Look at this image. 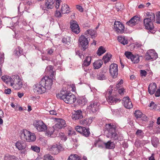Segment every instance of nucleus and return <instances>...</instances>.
Returning a JSON list of instances; mask_svg holds the SVG:
<instances>
[{
    "label": "nucleus",
    "instance_id": "obj_35",
    "mask_svg": "<svg viewBox=\"0 0 160 160\" xmlns=\"http://www.w3.org/2000/svg\"><path fill=\"white\" fill-rule=\"evenodd\" d=\"M68 160H81L77 154H72L68 159Z\"/></svg>",
    "mask_w": 160,
    "mask_h": 160
},
{
    "label": "nucleus",
    "instance_id": "obj_29",
    "mask_svg": "<svg viewBox=\"0 0 160 160\" xmlns=\"http://www.w3.org/2000/svg\"><path fill=\"white\" fill-rule=\"evenodd\" d=\"M102 64V62L101 60L95 61L93 63V66L95 69H98L100 68Z\"/></svg>",
    "mask_w": 160,
    "mask_h": 160
},
{
    "label": "nucleus",
    "instance_id": "obj_10",
    "mask_svg": "<svg viewBox=\"0 0 160 160\" xmlns=\"http://www.w3.org/2000/svg\"><path fill=\"white\" fill-rule=\"evenodd\" d=\"M30 132L25 130H23L21 133L20 137L21 139L24 141H27L28 142H32L34 141V137H31V138H29L30 136Z\"/></svg>",
    "mask_w": 160,
    "mask_h": 160
},
{
    "label": "nucleus",
    "instance_id": "obj_14",
    "mask_svg": "<svg viewBox=\"0 0 160 160\" xmlns=\"http://www.w3.org/2000/svg\"><path fill=\"white\" fill-rule=\"evenodd\" d=\"M99 105V104L97 102H94L90 103L87 108L90 112L95 113L98 110Z\"/></svg>",
    "mask_w": 160,
    "mask_h": 160
},
{
    "label": "nucleus",
    "instance_id": "obj_28",
    "mask_svg": "<svg viewBox=\"0 0 160 160\" xmlns=\"http://www.w3.org/2000/svg\"><path fill=\"white\" fill-rule=\"evenodd\" d=\"M52 66H50L47 67L46 70H49L48 74L50 75V76L51 77L50 78H52L53 79L56 74V73L55 72L52 70Z\"/></svg>",
    "mask_w": 160,
    "mask_h": 160
},
{
    "label": "nucleus",
    "instance_id": "obj_5",
    "mask_svg": "<svg viewBox=\"0 0 160 160\" xmlns=\"http://www.w3.org/2000/svg\"><path fill=\"white\" fill-rule=\"evenodd\" d=\"M40 83L42 84L46 90H50L52 84V80L48 76H45L42 78Z\"/></svg>",
    "mask_w": 160,
    "mask_h": 160
},
{
    "label": "nucleus",
    "instance_id": "obj_49",
    "mask_svg": "<svg viewBox=\"0 0 160 160\" xmlns=\"http://www.w3.org/2000/svg\"><path fill=\"white\" fill-rule=\"evenodd\" d=\"M136 134L138 136L140 137L142 135L143 132L141 130H138L136 132Z\"/></svg>",
    "mask_w": 160,
    "mask_h": 160
},
{
    "label": "nucleus",
    "instance_id": "obj_42",
    "mask_svg": "<svg viewBox=\"0 0 160 160\" xmlns=\"http://www.w3.org/2000/svg\"><path fill=\"white\" fill-rule=\"evenodd\" d=\"M43 160H54L53 157L49 154L45 155Z\"/></svg>",
    "mask_w": 160,
    "mask_h": 160
},
{
    "label": "nucleus",
    "instance_id": "obj_2",
    "mask_svg": "<svg viewBox=\"0 0 160 160\" xmlns=\"http://www.w3.org/2000/svg\"><path fill=\"white\" fill-rule=\"evenodd\" d=\"M147 18L143 20V24L145 28L149 30L152 33H154L152 31L154 28L153 22L155 21V16L152 12H147L146 13Z\"/></svg>",
    "mask_w": 160,
    "mask_h": 160
},
{
    "label": "nucleus",
    "instance_id": "obj_23",
    "mask_svg": "<svg viewBox=\"0 0 160 160\" xmlns=\"http://www.w3.org/2000/svg\"><path fill=\"white\" fill-rule=\"evenodd\" d=\"M82 112L81 110H77L75 112V113L72 116V119L76 120L82 118Z\"/></svg>",
    "mask_w": 160,
    "mask_h": 160
},
{
    "label": "nucleus",
    "instance_id": "obj_13",
    "mask_svg": "<svg viewBox=\"0 0 160 160\" xmlns=\"http://www.w3.org/2000/svg\"><path fill=\"white\" fill-rule=\"evenodd\" d=\"M75 128L78 132L82 134L85 137H88L90 134L89 130L84 127L77 126L75 127Z\"/></svg>",
    "mask_w": 160,
    "mask_h": 160
},
{
    "label": "nucleus",
    "instance_id": "obj_21",
    "mask_svg": "<svg viewBox=\"0 0 160 160\" xmlns=\"http://www.w3.org/2000/svg\"><path fill=\"white\" fill-rule=\"evenodd\" d=\"M157 88V85L155 83H151L149 86L148 91L149 93L151 94H153L156 91Z\"/></svg>",
    "mask_w": 160,
    "mask_h": 160
},
{
    "label": "nucleus",
    "instance_id": "obj_47",
    "mask_svg": "<svg viewBox=\"0 0 160 160\" xmlns=\"http://www.w3.org/2000/svg\"><path fill=\"white\" fill-rule=\"evenodd\" d=\"M125 55L127 58H128L131 59L132 56L133 55L131 53V52H125Z\"/></svg>",
    "mask_w": 160,
    "mask_h": 160
},
{
    "label": "nucleus",
    "instance_id": "obj_55",
    "mask_svg": "<svg viewBox=\"0 0 160 160\" xmlns=\"http://www.w3.org/2000/svg\"><path fill=\"white\" fill-rule=\"evenodd\" d=\"M155 96L157 97H159L160 96V88L158 89L155 93Z\"/></svg>",
    "mask_w": 160,
    "mask_h": 160
},
{
    "label": "nucleus",
    "instance_id": "obj_18",
    "mask_svg": "<svg viewBox=\"0 0 160 160\" xmlns=\"http://www.w3.org/2000/svg\"><path fill=\"white\" fill-rule=\"evenodd\" d=\"M140 22V18L137 16H134L127 22L126 24L129 26H132Z\"/></svg>",
    "mask_w": 160,
    "mask_h": 160
},
{
    "label": "nucleus",
    "instance_id": "obj_19",
    "mask_svg": "<svg viewBox=\"0 0 160 160\" xmlns=\"http://www.w3.org/2000/svg\"><path fill=\"white\" fill-rule=\"evenodd\" d=\"M55 120L57 121L55 125V127L58 128H62L66 127V122L64 120L57 118H55Z\"/></svg>",
    "mask_w": 160,
    "mask_h": 160
},
{
    "label": "nucleus",
    "instance_id": "obj_62",
    "mask_svg": "<svg viewBox=\"0 0 160 160\" xmlns=\"http://www.w3.org/2000/svg\"><path fill=\"white\" fill-rule=\"evenodd\" d=\"M69 132L68 133V135H72L74 134V131L72 130L69 131Z\"/></svg>",
    "mask_w": 160,
    "mask_h": 160
},
{
    "label": "nucleus",
    "instance_id": "obj_4",
    "mask_svg": "<svg viewBox=\"0 0 160 160\" xmlns=\"http://www.w3.org/2000/svg\"><path fill=\"white\" fill-rule=\"evenodd\" d=\"M107 130L106 131V136L108 138H110L114 140L118 139V136L116 131V127L114 125L111 126L110 124L106 125Z\"/></svg>",
    "mask_w": 160,
    "mask_h": 160
},
{
    "label": "nucleus",
    "instance_id": "obj_20",
    "mask_svg": "<svg viewBox=\"0 0 160 160\" xmlns=\"http://www.w3.org/2000/svg\"><path fill=\"white\" fill-rule=\"evenodd\" d=\"M16 148L19 150L26 149L27 146L25 142L23 141H18L15 144Z\"/></svg>",
    "mask_w": 160,
    "mask_h": 160
},
{
    "label": "nucleus",
    "instance_id": "obj_57",
    "mask_svg": "<svg viewBox=\"0 0 160 160\" xmlns=\"http://www.w3.org/2000/svg\"><path fill=\"white\" fill-rule=\"evenodd\" d=\"M11 90L10 89H6L5 90L4 92L5 93L7 94H10L11 93Z\"/></svg>",
    "mask_w": 160,
    "mask_h": 160
},
{
    "label": "nucleus",
    "instance_id": "obj_40",
    "mask_svg": "<svg viewBox=\"0 0 160 160\" xmlns=\"http://www.w3.org/2000/svg\"><path fill=\"white\" fill-rule=\"evenodd\" d=\"M97 78L99 80H104L106 79V77L104 74L101 73H99L97 75Z\"/></svg>",
    "mask_w": 160,
    "mask_h": 160
},
{
    "label": "nucleus",
    "instance_id": "obj_43",
    "mask_svg": "<svg viewBox=\"0 0 160 160\" xmlns=\"http://www.w3.org/2000/svg\"><path fill=\"white\" fill-rule=\"evenodd\" d=\"M123 6V4L120 2L117 3L115 5V7L118 10V11H119V10H120L121 9H122Z\"/></svg>",
    "mask_w": 160,
    "mask_h": 160
},
{
    "label": "nucleus",
    "instance_id": "obj_15",
    "mask_svg": "<svg viewBox=\"0 0 160 160\" xmlns=\"http://www.w3.org/2000/svg\"><path fill=\"white\" fill-rule=\"evenodd\" d=\"M110 72L113 78H115L118 74V67L116 64H112L110 66Z\"/></svg>",
    "mask_w": 160,
    "mask_h": 160
},
{
    "label": "nucleus",
    "instance_id": "obj_37",
    "mask_svg": "<svg viewBox=\"0 0 160 160\" xmlns=\"http://www.w3.org/2000/svg\"><path fill=\"white\" fill-rule=\"evenodd\" d=\"M4 160H16V158L13 156L6 154L4 157Z\"/></svg>",
    "mask_w": 160,
    "mask_h": 160
},
{
    "label": "nucleus",
    "instance_id": "obj_44",
    "mask_svg": "<svg viewBox=\"0 0 160 160\" xmlns=\"http://www.w3.org/2000/svg\"><path fill=\"white\" fill-rule=\"evenodd\" d=\"M134 114L137 118H141L142 114V112L139 110L136 111Z\"/></svg>",
    "mask_w": 160,
    "mask_h": 160
},
{
    "label": "nucleus",
    "instance_id": "obj_7",
    "mask_svg": "<svg viewBox=\"0 0 160 160\" xmlns=\"http://www.w3.org/2000/svg\"><path fill=\"white\" fill-rule=\"evenodd\" d=\"M48 149L51 153L56 154H58L60 151L62 150V146L57 144H54L53 145L48 146Z\"/></svg>",
    "mask_w": 160,
    "mask_h": 160
},
{
    "label": "nucleus",
    "instance_id": "obj_64",
    "mask_svg": "<svg viewBox=\"0 0 160 160\" xmlns=\"http://www.w3.org/2000/svg\"><path fill=\"white\" fill-rule=\"evenodd\" d=\"M53 52V51L52 49H49L48 51V53L49 54H52Z\"/></svg>",
    "mask_w": 160,
    "mask_h": 160
},
{
    "label": "nucleus",
    "instance_id": "obj_9",
    "mask_svg": "<svg viewBox=\"0 0 160 160\" xmlns=\"http://www.w3.org/2000/svg\"><path fill=\"white\" fill-rule=\"evenodd\" d=\"M114 30L118 33H122L124 32V25L119 21H115L114 24Z\"/></svg>",
    "mask_w": 160,
    "mask_h": 160
},
{
    "label": "nucleus",
    "instance_id": "obj_46",
    "mask_svg": "<svg viewBox=\"0 0 160 160\" xmlns=\"http://www.w3.org/2000/svg\"><path fill=\"white\" fill-rule=\"evenodd\" d=\"M31 149L34 151L36 152H39L40 151V148L36 146H31Z\"/></svg>",
    "mask_w": 160,
    "mask_h": 160
},
{
    "label": "nucleus",
    "instance_id": "obj_32",
    "mask_svg": "<svg viewBox=\"0 0 160 160\" xmlns=\"http://www.w3.org/2000/svg\"><path fill=\"white\" fill-rule=\"evenodd\" d=\"M91 57L87 56L85 60L83 61V65L85 66H89L91 63Z\"/></svg>",
    "mask_w": 160,
    "mask_h": 160
},
{
    "label": "nucleus",
    "instance_id": "obj_27",
    "mask_svg": "<svg viewBox=\"0 0 160 160\" xmlns=\"http://www.w3.org/2000/svg\"><path fill=\"white\" fill-rule=\"evenodd\" d=\"M104 145L106 149H111L114 148V143L111 141H108L107 142L105 143Z\"/></svg>",
    "mask_w": 160,
    "mask_h": 160
},
{
    "label": "nucleus",
    "instance_id": "obj_45",
    "mask_svg": "<svg viewBox=\"0 0 160 160\" xmlns=\"http://www.w3.org/2000/svg\"><path fill=\"white\" fill-rule=\"evenodd\" d=\"M54 130L52 128H51L46 132V135L50 137L53 134Z\"/></svg>",
    "mask_w": 160,
    "mask_h": 160
},
{
    "label": "nucleus",
    "instance_id": "obj_59",
    "mask_svg": "<svg viewBox=\"0 0 160 160\" xmlns=\"http://www.w3.org/2000/svg\"><path fill=\"white\" fill-rule=\"evenodd\" d=\"M77 8L80 11L82 12L83 11V9L82 7L79 5H77L76 6Z\"/></svg>",
    "mask_w": 160,
    "mask_h": 160
},
{
    "label": "nucleus",
    "instance_id": "obj_60",
    "mask_svg": "<svg viewBox=\"0 0 160 160\" xmlns=\"http://www.w3.org/2000/svg\"><path fill=\"white\" fill-rule=\"evenodd\" d=\"M18 95L19 98H21L23 96L24 93L23 92H18Z\"/></svg>",
    "mask_w": 160,
    "mask_h": 160
},
{
    "label": "nucleus",
    "instance_id": "obj_48",
    "mask_svg": "<svg viewBox=\"0 0 160 160\" xmlns=\"http://www.w3.org/2000/svg\"><path fill=\"white\" fill-rule=\"evenodd\" d=\"M60 135V137L62 140L65 141L67 140V138L66 136H65L64 133H61Z\"/></svg>",
    "mask_w": 160,
    "mask_h": 160
},
{
    "label": "nucleus",
    "instance_id": "obj_34",
    "mask_svg": "<svg viewBox=\"0 0 160 160\" xmlns=\"http://www.w3.org/2000/svg\"><path fill=\"white\" fill-rule=\"evenodd\" d=\"M112 56L110 54H107L103 57L102 59L105 63L109 62Z\"/></svg>",
    "mask_w": 160,
    "mask_h": 160
},
{
    "label": "nucleus",
    "instance_id": "obj_16",
    "mask_svg": "<svg viewBox=\"0 0 160 160\" xmlns=\"http://www.w3.org/2000/svg\"><path fill=\"white\" fill-rule=\"evenodd\" d=\"M70 27L72 31L76 34L80 32V28L77 22L75 21H73L70 22Z\"/></svg>",
    "mask_w": 160,
    "mask_h": 160
},
{
    "label": "nucleus",
    "instance_id": "obj_33",
    "mask_svg": "<svg viewBox=\"0 0 160 160\" xmlns=\"http://www.w3.org/2000/svg\"><path fill=\"white\" fill-rule=\"evenodd\" d=\"M131 60L133 63H138L140 60L139 56L138 55H133Z\"/></svg>",
    "mask_w": 160,
    "mask_h": 160
},
{
    "label": "nucleus",
    "instance_id": "obj_41",
    "mask_svg": "<svg viewBox=\"0 0 160 160\" xmlns=\"http://www.w3.org/2000/svg\"><path fill=\"white\" fill-rule=\"evenodd\" d=\"M148 106L150 107V109L153 110L157 108V105L154 102H152Z\"/></svg>",
    "mask_w": 160,
    "mask_h": 160
},
{
    "label": "nucleus",
    "instance_id": "obj_36",
    "mask_svg": "<svg viewBox=\"0 0 160 160\" xmlns=\"http://www.w3.org/2000/svg\"><path fill=\"white\" fill-rule=\"evenodd\" d=\"M152 143L153 146L155 147H157L159 144L158 140V138H153L152 140Z\"/></svg>",
    "mask_w": 160,
    "mask_h": 160
},
{
    "label": "nucleus",
    "instance_id": "obj_39",
    "mask_svg": "<svg viewBox=\"0 0 160 160\" xmlns=\"http://www.w3.org/2000/svg\"><path fill=\"white\" fill-rule=\"evenodd\" d=\"M22 52V50L20 47H18L15 49L14 51V53L18 56L20 55Z\"/></svg>",
    "mask_w": 160,
    "mask_h": 160
},
{
    "label": "nucleus",
    "instance_id": "obj_12",
    "mask_svg": "<svg viewBox=\"0 0 160 160\" xmlns=\"http://www.w3.org/2000/svg\"><path fill=\"white\" fill-rule=\"evenodd\" d=\"M46 90L42 84L40 83V82L35 85L33 89L34 92L38 94H42L45 92Z\"/></svg>",
    "mask_w": 160,
    "mask_h": 160
},
{
    "label": "nucleus",
    "instance_id": "obj_58",
    "mask_svg": "<svg viewBox=\"0 0 160 160\" xmlns=\"http://www.w3.org/2000/svg\"><path fill=\"white\" fill-rule=\"evenodd\" d=\"M32 136H33L34 137V141H35L36 139V137L35 134L30 132V136L29 135V138H31Z\"/></svg>",
    "mask_w": 160,
    "mask_h": 160
},
{
    "label": "nucleus",
    "instance_id": "obj_22",
    "mask_svg": "<svg viewBox=\"0 0 160 160\" xmlns=\"http://www.w3.org/2000/svg\"><path fill=\"white\" fill-rule=\"evenodd\" d=\"M121 100L119 98L118 99L116 98L115 97H114L111 96H109L107 100L108 102L111 104H114V103L120 102Z\"/></svg>",
    "mask_w": 160,
    "mask_h": 160
},
{
    "label": "nucleus",
    "instance_id": "obj_54",
    "mask_svg": "<svg viewBox=\"0 0 160 160\" xmlns=\"http://www.w3.org/2000/svg\"><path fill=\"white\" fill-rule=\"evenodd\" d=\"M140 73L142 76H146L147 74V72L144 70H141Z\"/></svg>",
    "mask_w": 160,
    "mask_h": 160
},
{
    "label": "nucleus",
    "instance_id": "obj_8",
    "mask_svg": "<svg viewBox=\"0 0 160 160\" xmlns=\"http://www.w3.org/2000/svg\"><path fill=\"white\" fill-rule=\"evenodd\" d=\"M33 125L39 132L44 131L47 128V126L41 120L35 121Z\"/></svg>",
    "mask_w": 160,
    "mask_h": 160
},
{
    "label": "nucleus",
    "instance_id": "obj_17",
    "mask_svg": "<svg viewBox=\"0 0 160 160\" xmlns=\"http://www.w3.org/2000/svg\"><path fill=\"white\" fill-rule=\"evenodd\" d=\"M122 103L123 105L127 108L130 109L132 107L131 101L128 97H125L123 98Z\"/></svg>",
    "mask_w": 160,
    "mask_h": 160
},
{
    "label": "nucleus",
    "instance_id": "obj_56",
    "mask_svg": "<svg viewBox=\"0 0 160 160\" xmlns=\"http://www.w3.org/2000/svg\"><path fill=\"white\" fill-rule=\"evenodd\" d=\"M50 114L52 115H56L57 114L56 112L54 110H51L49 111Z\"/></svg>",
    "mask_w": 160,
    "mask_h": 160
},
{
    "label": "nucleus",
    "instance_id": "obj_38",
    "mask_svg": "<svg viewBox=\"0 0 160 160\" xmlns=\"http://www.w3.org/2000/svg\"><path fill=\"white\" fill-rule=\"evenodd\" d=\"M106 51V50L103 47L101 46L98 49L97 52V54L100 56L105 52Z\"/></svg>",
    "mask_w": 160,
    "mask_h": 160
},
{
    "label": "nucleus",
    "instance_id": "obj_53",
    "mask_svg": "<svg viewBox=\"0 0 160 160\" xmlns=\"http://www.w3.org/2000/svg\"><path fill=\"white\" fill-rule=\"evenodd\" d=\"M60 1L59 0H56V4H55V8L56 9H58L60 5Z\"/></svg>",
    "mask_w": 160,
    "mask_h": 160
},
{
    "label": "nucleus",
    "instance_id": "obj_6",
    "mask_svg": "<svg viewBox=\"0 0 160 160\" xmlns=\"http://www.w3.org/2000/svg\"><path fill=\"white\" fill-rule=\"evenodd\" d=\"M90 39L86 38L84 35H81L79 38L78 42L79 45L83 50H85L88 47Z\"/></svg>",
    "mask_w": 160,
    "mask_h": 160
},
{
    "label": "nucleus",
    "instance_id": "obj_11",
    "mask_svg": "<svg viewBox=\"0 0 160 160\" xmlns=\"http://www.w3.org/2000/svg\"><path fill=\"white\" fill-rule=\"evenodd\" d=\"M145 58V59L147 60L156 59L158 58V54L154 50H149L146 53Z\"/></svg>",
    "mask_w": 160,
    "mask_h": 160
},
{
    "label": "nucleus",
    "instance_id": "obj_52",
    "mask_svg": "<svg viewBox=\"0 0 160 160\" xmlns=\"http://www.w3.org/2000/svg\"><path fill=\"white\" fill-rule=\"evenodd\" d=\"M55 16L57 17H62L61 13L59 11L57 10L55 13Z\"/></svg>",
    "mask_w": 160,
    "mask_h": 160
},
{
    "label": "nucleus",
    "instance_id": "obj_24",
    "mask_svg": "<svg viewBox=\"0 0 160 160\" xmlns=\"http://www.w3.org/2000/svg\"><path fill=\"white\" fill-rule=\"evenodd\" d=\"M85 34L87 37L89 35L91 36L92 38H93L96 36V32L92 29H88L85 32Z\"/></svg>",
    "mask_w": 160,
    "mask_h": 160
},
{
    "label": "nucleus",
    "instance_id": "obj_63",
    "mask_svg": "<svg viewBox=\"0 0 160 160\" xmlns=\"http://www.w3.org/2000/svg\"><path fill=\"white\" fill-rule=\"evenodd\" d=\"M149 160H155L154 154H152L151 156L149 157Z\"/></svg>",
    "mask_w": 160,
    "mask_h": 160
},
{
    "label": "nucleus",
    "instance_id": "obj_25",
    "mask_svg": "<svg viewBox=\"0 0 160 160\" xmlns=\"http://www.w3.org/2000/svg\"><path fill=\"white\" fill-rule=\"evenodd\" d=\"M118 41L123 45L127 44L128 43V41L125 36H121L118 37Z\"/></svg>",
    "mask_w": 160,
    "mask_h": 160
},
{
    "label": "nucleus",
    "instance_id": "obj_51",
    "mask_svg": "<svg viewBox=\"0 0 160 160\" xmlns=\"http://www.w3.org/2000/svg\"><path fill=\"white\" fill-rule=\"evenodd\" d=\"M87 102V101L86 99L83 100V99L81 98L79 101V103L81 105H84Z\"/></svg>",
    "mask_w": 160,
    "mask_h": 160
},
{
    "label": "nucleus",
    "instance_id": "obj_30",
    "mask_svg": "<svg viewBox=\"0 0 160 160\" xmlns=\"http://www.w3.org/2000/svg\"><path fill=\"white\" fill-rule=\"evenodd\" d=\"M53 0H47L45 5L48 8L51 9L53 8Z\"/></svg>",
    "mask_w": 160,
    "mask_h": 160
},
{
    "label": "nucleus",
    "instance_id": "obj_61",
    "mask_svg": "<svg viewBox=\"0 0 160 160\" xmlns=\"http://www.w3.org/2000/svg\"><path fill=\"white\" fill-rule=\"evenodd\" d=\"M156 23L158 24H160V18H159L158 15L157 16V19L156 20Z\"/></svg>",
    "mask_w": 160,
    "mask_h": 160
},
{
    "label": "nucleus",
    "instance_id": "obj_3",
    "mask_svg": "<svg viewBox=\"0 0 160 160\" xmlns=\"http://www.w3.org/2000/svg\"><path fill=\"white\" fill-rule=\"evenodd\" d=\"M57 97L64 101L66 103L72 104L76 100L75 96L71 93L65 92L63 91H61L57 95Z\"/></svg>",
    "mask_w": 160,
    "mask_h": 160
},
{
    "label": "nucleus",
    "instance_id": "obj_50",
    "mask_svg": "<svg viewBox=\"0 0 160 160\" xmlns=\"http://www.w3.org/2000/svg\"><path fill=\"white\" fill-rule=\"evenodd\" d=\"M118 92L119 94L121 95H123L125 92L124 89L123 88H121L119 89Z\"/></svg>",
    "mask_w": 160,
    "mask_h": 160
},
{
    "label": "nucleus",
    "instance_id": "obj_1",
    "mask_svg": "<svg viewBox=\"0 0 160 160\" xmlns=\"http://www.w3.org/2000/svg\"><path fill=\"white\" fill-rule=\"evenodd\" d=\"M1 78L4 82L15 89L19 90L22 87V82L18 75H13L11 77L4 76H2Z\"/></svg>",
    "mask_w": 160,
    "mask_h": 160
},
{
    "label": "nucleus",
    "instance_id": "obj_26",
    "mask_svg": "<svg viewBox=\"0 0 160 160\" xmlns=\"http://www.w3.org/2000/svg\"><path fill=\"white\" fill-rule=\"evenodd\" d=\"M69 8L66 4H64L62 5L61 11L62 14L68 13L69 12Z\"/></svg>",
    "mask_w": 160,
    "mask_h": 160
},
{
    "label": "nucleus",
    "instance_id": "obj_31",
    "mask_svg": "<svg viewBox=\"0 0 160 160\" xmlns=\"http://www.w3.org/2000/svg\"><path fill=\"white\" fill-rule=\"evenodd\" d=\"M91 118H87L81 121V123L84 126L89 125L92 122Z\"/></svg>",
    "mask_w": 160,
    "mask_h": 160
}]
</instances>
